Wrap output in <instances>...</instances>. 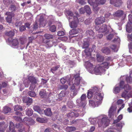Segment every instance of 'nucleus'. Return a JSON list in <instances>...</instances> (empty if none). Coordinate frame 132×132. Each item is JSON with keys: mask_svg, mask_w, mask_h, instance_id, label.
Segmentation results:
<instances>
[{"mask_svg": "<svg viewBox=\"0 0 132 132\" xmlns=\"http://www.w3.org/2000/svg\"><path fill=\"white\" fill-rule=\"evenodd\" d=\"M76 14V16L73 17L72 19L73 20L72 21H71V18L70 17L68 18V19L69 22V26L72 28H76L79 23V20L77 18L78 14V13Z\"/></svg>", "mask_w": 132, "mask_h": 132, "instance_id": "obj_1", "label": "nucleus"}, {"mask_svg": "<svg viewBox=\"0 0 132 132\" xmlns=\"http://www.w3.org/2000/svg\"><path fill=\"white\" fill-rule=\"evenodd\" d=\"M89 4L91 6H92L93 8V11L95 12H97L99 9V7H98L99 5L98 0H88Z\"/></svg>", "mask_w": 132, "mask_h": 132, "instance_id": "obj_2", "label": "nucleus"}, {"mask_svg": "<svg viewBox=\"0 0 132 132\" xmlns=\"http://www.w3.org/2000/svg\"><path fill=\"white\" fill-rule=\"evenodd\" d=\"M109 121L107 117L103 118L100 121L98 122V126L101 127L102 126L103 127L108 126L109 124Z\"/></svg>", "mask_w": 132, "mask_h": 132, "instance_id": "obj_3", "label": "nucleus"}, {"mask_svg": "<svg viewBox=\"0 0 132 132\" xmlns=\"http://www.w3.org/2000/svg\"><path fill=\"white\" fill-rule=\"evenodd\" d=\"M14 110L15 111L18 112L15 113V115L19 116H22V113L20 112L23 110L21 106L19 105H16L14 106Z\"/></svg>", "mask_w": 132, "mask_h": 132, "instance_id": "obj_4", "label": "nucleus"}, {"mask_svg": "<svg viewBox=\"0 0 132 132\" xmlns=\"http://www.w3.org/2000/svg\"><path fill=\"white\" fill-rule=\"evenodd\" d=\"M95 29L97 31H98V32H104L107 30V26L105 24H103L100 28L98 26L96 25L95 27Z\"/></svg>", "mask_w": 132, "mask_h": 132, "instance_id": "obj_5", "label": "nucleus"}, {"mask_svg": "<svg viewBox=\"0 0 132 132\" xmlns=\"http://www.w3.org/2000/svg\"><path fill=\"white\" fill-rule=\"evenodd\" d=\"M86 98V94H83L80 97L81 102L80 103L79 105L81 106H82L84 108L86 104L85 101Z\"/></svg>", "mask_w": 132, "mask_h": 132, "instance_id": "obj_6", "label": "nucleus"}, {"mask_svg": "<svg viewBox=\"0 0 132 132\" xmlns=\"http://www.w3.org/2000/svg\"><path fill=\"white\" fill-rule=\"evenodd\" d=\"M100 65H96L95 67H94L93 73H94L96 75L99 74L103 71Z\"/></svg>", "mask_w": 132, "mask_h": 132, "instance_id": "obj_7", "label": "nucleus"}, {"mask_svg": "<svg viewBox=\"0 0 132 132\" xmlns=\"http://www.w3.org/2000/svg\"><path fill=\"white\" fill-rule=\"evenodd\" d=\"M85 64L86 67L87 69L91 73H93V71L94 70L93 69H94V66L89 61L86 62L85 63Z\"/></svg>", "mask_w": 132, "mask_h": 132, "instance_id": "obj_8", "label": "nucleus"}, {"mask_svg": "<svg viewBox=\"0 0 132 132\" xmlns=\"http://www.w3.org/2000/svg\"><path fill=\"white\" fill-rule=\"evenodd\" d=\"M79 115V113L77 112H74L70 111L67 114V116L69 119H71L73 118L78 117Z\"/></svg>", "mask_w": 132, "mask_h": 132, "instance_id": "obj_9", "label": "nucleus"}, {"mask_svg": "<svg viewBox=\"0 0 132 132\" xmlns=\"http://www.w3.org/2000/svg\"><path fill=\"white\" fill-rule=\"evenodd\" d=\"M105 18L103 17H100L97 18L95 20V23L96 25L102 24L105 22Z\"/></svg>", "mask_w": 132, "mask_h": 132, "instance_id": "obj_10", "label": "nucleus"}, {"mask_svg": "<svg viewBox=\"0 0 132 132\" xmlns=\"http://www.w3.org/2000/svg\"><path fill=\"white\" fill-rule=\"evenodd\" d=\"M95 95L94 96V99L96 100L97 101V102L99 101L102 100L104 96L103 93H99Z\"/></svg>", "mask_w": 132, "mask_h": 132, "instance_id": "obj_11", "label": "nucleus"}, {"mask_svg": "<svg viewBox=\"0 0 132 132\" xmlns=\"http://www.w3.org/2000/svg\"><path fill=\"white\" fill-rule=\"evenodd\" d=\"M54 40L52 41H48L45 39H44L43 40V42L46 44L48 47H51L53 45L54 43L56 42V40H55V41H54Z\"/></svg>", "mask_w": 132, "mask_h": 132, "instance_id": "obj_12", "label": "nucleus"}, {"mask_svg": "<svg viewBox=\"0 0 132 132\" xmlns=\"http://www.w3.org/2000/svg\"><path fill=\"white\" fill-rule=\"evenodd\" d=\"M22 100L24 102L27 103V105L30 104L32 102V100L31 98L27 96L23 97Z\"/></svg>", "mask_w": 132, "mask_h": 132, "instance_id": "obj_13", "label": "nucleus"}, {"mask_svg": "<svg viewBox=\"0 0 132 132\" xmlns=\"http://www.w3.org/2000/svg\"><path fill=\"white\" fill-rule=\"evenodd\" d=\"M81 30V29L79 28H74L69 32V33L71 35H74L80 32Z\"/></svg>", "mask_w": 132, "mask_h": 132, "instance_id": "obj_14", "label": "nucleus"}, {"mask_svg": "<svg viewBox=\"0 0 132 132\" xmlns=\"http://www.w3.org/2000/svg\"><path fill=\"white\" fill-rule=\"evenodd\" d=\"M74 77L75 78V79L74 84L77 86L79 85L80 83L81 79L79 75H75V76Z\"/></svg>", "mask_w": 132, "mask_h": 132, "instance_id": "obj_15", "label": "nucleus"}, {"mask_svg": "<svg viewBox=\"0 0 132 132\" xmlns=\"http://www.w3.org/2000/svg\"><path fill=\"white\" fill-rule=\"evenodd\" d=\"M109 64L110 63H109L105 62L100 64V65L102 68V69L104 71V69H108L109 68Z\"/></svg>", "mask_w": 132, "mask_h": 132, "instance_id": "obj_16", "label": "nucleus"}, {"mask_svg": "<svg viewBox=\"0 0 132 132\" xmlns=\"http://www.w3.org/2000/svg\"><path fill=\"white\" fill-rule=\"evenodd\" d=\"M124 13V12L122 10H119L114 13L113 15L115 16L120 17L122 16Z\"/></svg>", "mask_w": 132, "mask_h": 132, "instance_id": "obj_17", "label": "nucleus"}, {"mask_svg": "<svg viewBox=\"0 0 132 132\" xmlns=\"http://www.w3.org/2000/svg\"><path fill=\"white\" fill-rule=\"evenodd\" d=\"M65 13L66 15L68 16L67 18L70 17L71 19H73V17L75 16L73 13L71 11L66 10L65 11Z\"/></svg>", "mask_w": 132, "mask_h": 132, "instance_id": "obj_18", "label": "nucleus"}, {"mask_svg": "<svg viewBox=\"0 0 132 132\" xmlns=\"http://www.w3.org/2000/svg\"><path fill=\"white\" fill-rule=\"evenodd\" d=\"M101 51L103 53L107 55L109 54L111 52L110 49L107 47L103 48L101 49Z\"/></svg>", "mask_w": 132, "mask_h": 132, "instance_id": "obj_19", "label": "nucleus"}, {"mask_svg": "<svg viewBox=\"0 0 132 132\" xmlns=\"http://www.w3.org/2000/svg\"><path fill=\"white\" fill-rule=\"evenodd\" d=\"M33 109L35 111L37 112L40 114H42L44 112L43 110L41 109L37 105L34 106Z\"/></svg>", "mask_w": 132, "mask_h": 132, "instance_id": "obj_20", "label": "nucleus"}, {"mask_svg": "<svg viewBox=\"0 0 132 132\" xmlns=\"http://www.w3.org/2000/svg\"><path fill=\"white\" fill-rule=\"evenodd\" d=\"M44 112L45 115L47 116L51 117L52 115V113L51 111V109L48 108L46 109L45 110H43Z\"/></svg>", "mask_w": 132, "mask_h": 132, "instance_id": "obj_21", "label": "nucleus"}, {"mask_svg": "<svg viewBox=\"0 0 132 132\" xmlns=\"http://www.w3.org/2000/svg\"><path fill=\"white\" fill-rule=\"evenodd\" d=\"M97 60L99 62H101L103 61L104 57L101 55L99 53H97L96 55Z\"/></svg>", "mask_w": 132, "mask_h": 132, "instance_id": "obj_22", "label": "nucleus"}, {"mask_svg": "<svg viewBox=\"0 0 132 132\" xmlns=\"http://www.w3.org/2000/svg\"><path fill=\"white\" fill-rule=\"evenodd\" d=\"M86 33L87 35L89 36V37L94 38V33L92 30H88L86 31Z\"/></svg>", "mask_w": 132, "mask_h": 132, "instance_id": "obj_23", "label": "nucleus"}, {"mask_svg": "<svg viewBox=\"0 0 132 132\" xmlns=\"http://www.w3.org/2000/svg\"><path fill=\"white\" fill-rule=\"evenodd\" d=\"M26 114L28 116H30L32 115L33 111L31 108H29L26 109Z\"/></svg>", "mask_w": 132, "mask_h": 132, "instance_id": "obj_24", "label": "nucleus"}, {"mask_svg": "<svg viewBox=\"0 0 132 132\" xmlns=\"http://www.w3.org/2000/svg\"><path fill=\"white\" fill-rule=\"evenodd\" d=\"M44 37L45 39L48 40L53 39L54 37V36L50 34H46L44 35Z\"/></svg>", "mask_w": 132, "mask_h": 132, "instance_id": "obj_25", "label": "nucleus"}, {"mask_svg": "<svg viewBox=\"0 0 132 132\" xmlns=\"http://www.w3.org/2000/svg\"><path fill=\"white\" fill-rule=\"evenodd\" d=\"M28 79L31 83L36 84L37 83L36 79L33 76H29L28 78Z\"/></svg>", "mask_w": 132, "mask_h": 132, "instance_id": "obj_26", "label": "nucleus"}, {"mask_svg": "<svg viewBox=\"0 0 132 132\" xmlns=\"http://www.w3.org/2000/svg\"><path fill=\"white\" fill-rule=\"evenodd\" d=\"M99 91V90L98 87L96 86H94L92 87L91 89V91L95 95L97 94Z\"/></svg>", "mask_w": 132, "mask_h": 132, "instance_id": "obj_27", "label": "nucleus"}, {"mask_svg": "<svg viewBox=\"0 0 132 132\" xmlns=\"http://www.w3.org/2000/svg\"><path fill=\"white\" fill-rule=\"evenodd\" d=\"M76 130V128L74 127H67L65 129L66 131L68 132H71L74 131Z\"/></svg>", "mask_w": 132, "mask_h": 132, "instance_id": "obj_28", "label": "nucleus"}, {"mask_svg": "<svg viewBox=\"0 0 132 132\" xmlns=\"http://www.w3.org/2000/svg\"><path fill=\"white\" fill-rule=\"evenodd\" d=\"M9 9L12 12H13L14 13L16 10H17V8L15 5H11L10 6Z\"/></svg>", "mask_w": 132, "mask_h": 132, "instance_id": "obj_29", "label": "nucleus"}, {"mask_svg": "<svg viewBox=\"0 0 132 132\" xmlns=\"http://www.w3.org/2000/svg\"><path fill=\"white\" fill-rule=\"evenodd\" d=\"M40 24V27H44L46 25V23L45 20L43 18H40L39 19Z\"/></svg>", "mask_w": 132, "mask_h": 132, "instance_id": "obj_30", "label": "nucleus"}, {"mask_svg": "<svg viewBox=\"0 0 132 132\" xmlns=\"http://www.w3.org/2000/svg\"><path fill=\"white\" fill-rule=\"evenodd\" d=\"M39 94L41 97L43 98L46 95V92L44 90L42 89L41 90Z\"/></svg>", "mask_w": 132, "mask_h": 132, "instance_id": "obj_31", "label": "nucleus"}, {"mask_svg": "<svg viewBox=\"0 0 132 132\" xmlns=\"http://www.w3.org/2000/svg\"><path fill=\"white\" fill-rule=\"evenodd\" d=\"M5 35L6 36L10 37H12L14 36V32L12 31H10L9 32L6 31L5 32Z\"/></svg>", "mask_w": 132, "mask_h": 132, "instance_id": "obj_32", "label": "nucleus"}, {"mask_svg": "<svg viewBox=\"0 0 132 132\" xmlns=\"http://www.w3.org/2000/svg\"><path fill=\"white\" fill-rule=\"evenodd\" d=\"M125 91L128 92L131 89V87L128 84L125 85L123 86V88Z\"/></svg>", "mask_w": 132, "mask_h": 132, "instance_id": "obj_33", "label": "nucleus"}, {"mask_svg": "<svg viewBox=\"0 0 132 132\" xmlns=\"http://www.w3.org/2000/svg\"><path fill=\"white\" fill-rule=\"evenodd\" d=\"M8 125H6L5 124L4 122H0V129H4L6 128Z\"/></svg>", "mask_w": 132, "mask_h": 132, "instance_id": "obj_34", "label": "nucleus"}, {"mask_svg": "<svg viewBox=\"0 0 132 132\" xmlns=\"http://www.w3.org/2000/svg\"><path fill=\"white\" fill-rule=\"evenodd\" d=\"M114 110L113 108L112 107H111L109 112V116L110 118H111L112 116H114Z\"/></svg>", "mask_w": 132, "mask_h": 132, "instance_id": "obj_35", "label": "nucleus"}, {"mask_svg": "<svg viewBox=\"0 0 132 132\" xmlns=\"http://www.w3.org/2000/svg\"><path fill=\"white\" fill-rule=\"evenodd\" d=\"M11 44L13 46H18L19 44V42L18 39H13L11 42Z\"/></svg>", "mask_w": 132, "mask_h": 132, "instance_id": "obj_36", "label": "nucleus"}, {"mask_svg": "<svg viewBox=\"0 0 132 132\" xmlns=\"http://www.w3.org/2000/svg\"><path fill=\"white\" fill-rule=\"evenodd\" d=\"M121 88L119 87L115 86L113 90V92L115 94L119 93L121 90Z\"/></svg>", "mask_w": 132, "mask_h": 132, "instance_id": "obj_37", "label": "nucleus"}, {"mask_svg": "<svg viewBox=\"0 0 132 132\" xmlns=\"http://www.w3.org/2000/svg\"><path fill=\"white\" fill-rule=\"evenodd\" d=\"M85 11L88 14H90L91 13V10L89 6H85L84 7Z\"/></svg>", "mask_w": 132, "mask_h": 132, "instance_id": "obj_38", "label": "nucleus"}, {"mask_svg": "<svg viewBox=\"0 0 132 132\" xmlns=\"http://www.w3.org/2000/svg\"><path fill=\"white\" fill-rule=\"evenodd\" d=\"M128 93V92H127L125 91L123 92L121 95L122 97L125 98L127 97L128 98H129L130 96L128 95V94H127Z\"/></svg>", "mask_w": 132, "mask_h": 132, "instance_id": "obj_39", "label": "nucleus"}, {"mask_svg": "<svg viewBox=\"0 0 132 132\" xmlns=\"http://www.w3.org/2000/svg\"><path fill=\"white\" fill-rule=\"evenodd\" d=\"M56 27L54 25H53L50 27L49 30L51 32H54L56 30Z\"/></svg>", "mask_w": 132, "mask_h": 132, "instance_id": "obj_40", "label": "nucleus"}, {"mask_svg": "<svg viewBox=\"0 0 132 132\" xmlns=\"http://www.w3.org/2000/svg\"><path fill=\"white\" fill-rule=\"evenodd\" d=\"M116 1L115 4H114V6L116 7H119L121 5L122 2L121 0H117Z\"/></svg>", "mask_w": 132, "mask_h": 132, "instance_id": "obj_41", "label": "nucleus"}, {"mask_svg": "<svg viewBox=\"0 0 132 132\" xmlns=\"http://www.w3.org/2000/svg\"><path fill=\"white\" fill-rule=\"evenodd\" d=\"M28 94L29 96L32 97H34L36 95L35 92L30 90L28 91Z\"/></svg>", "mask_w": 132, "mask_h": 132, "instance_id": "obj_42", "label": "nucleus"}, {"mask_svg": "<svg viewBox=\"0 0 132 132\" xmlns=\"http://www.w3.org/2000/svg\"><path fill=\"white\" fill-rule=\"evenodd\" d=\"M9 126L10 130H12L14 129L15 126L14 124L12 122H10Z\"/></svg>", "mask_w": 132, "mask_h": 132, "instance_id": "obj_43", "label": "nucleus"}, {"mask_svg": "<svg viewBox=\"0 0 132 132\" xmlns=\"http://www.w3.org/2000/svg\"><path fill=\"white\" fill-rule=\"evenodd\" d=\"M11 111V108L7 106H5L4 108L3 111L5 113H8Z\"/></svg>", "mask_w": 132, "mask_h": 132, "instance_id": "obj_44", "label": "nucleus"}, {"mask_svg": "<svg viewBox=\"0 0 132 132\" xmlns=\"http://www.w3.org/2000/svg\"><path fill=\"white\" fill-rule=\"evenodd\" d=\"M123 118V116L122 114L119 115L117 118V119L114 121V123H117L119 122Z\"/></svg>", "mask_w": 132, "mask_h": 132, "instance_id": "obj_45", "label": "nucleus"}, {"mask_svg": "<svg viewBox=\"0 0 132 132\" xmlns=\"http://www.w3.org/2000/svg\"><path fill=\"white\" fill-rule=\"evenodd\" d=\"M60 65H58L55 67H53L51 69V71L53 73H54V71H56L60 67Z\"/></svg>", "mask_w": 132, "mask_h": 132, "instance_id": "obj_46", "label": "nucleus"}, {"mask_svg": "<svg viewBox=\"0 0 132 132\" xmlns=\"http://www.w3.org/2000/svg\"><path fill=\"white\" fill-rule=\"evenodd\" d=\"M19 40L20 43L22 44H24L27 41V39L25 37L20 38Z\"/></svg>", "mask_w": 132, "mask_h": 132, "instance_id": "obj_47", "label": "nucleus"}, {"mask_svg": "<svg viewBox=\"0 0 132 132\" xmlns=\"http://www.w3.org/2000/svg\"><path fill=\"white\" fill-rule=\"evenodd\" d=\"M126 80L127 83H131L132 82V78L130 76L126 77Z\"/></svg>", "mask_w": 132, "mask_h": 132, "instance_id": "obj_48", "label": "nucleus"}, {"mask_svg": "<svg viewBox=\"0 0 132 132\" xmlns=\"http://www.w3.org/2000/svg\"><path fill=\"white\" fill-rule=\"evenodd\" d=\"M5 15H8L9 16L14 17L15 14L11 11V12H7L5 13Z\"/></svg>", "mask_w": 132, "mask_h": 132, "instance_id": "obj_49", "label": "nucleus"}, {"mask_svg": "<svg viewBox=\"0 0 132 132\" xmlns=\"http://www.w3.org/2000/svg\"><path fill=\"white\" fill-rule=\"evenodd\" d=\"M36 120L37 121L41 123L45 122L46 121L44 118H41L40 117L37 118Z\"/></svg>", "mask_w": 132, "mask_h": 132, "instance_id": "obj_50", "label": "nucleus"}, {"mask_svg": "<svg viewBox=\"0 0 132 132\" xmlns=\"http://www.w3.org/2000/svg\"><path fill=\"white\" fill-rule=\"evenodd\" d=\"M132 27L131 26H128L127 25L126 27V30L127 32L129 33H130L132 31Z\"/></svg>", "mask_w": 132, "mask_h": 132, "instance_id": "obj_51", "label": "nucleus"}, {"mask_svg": "<svg viewBox=\"0 0 132 132\" xmlns=\"http://www.w3.org/2000/svg\"><path fill=\"white\" fill-rule=\"evenodd\" d=\"M68 87V86L67 85H64L60 86V89L66 90L67 89Z\"/></svg>", "mask_w": 132, "mask_h": 132, "instance_id": "obj_52", "label": "nucleus"}, {"mask_svg": "<svg viewBox=\"0 0 132 132\" xmlns=\"http://www.w3.org/2000/svg\"><path fill=\"white\" fill-rule=\"evenodd\" d=\"M94 94L91 91H88L87 97L88 98H91Z\"/></svg>", "mask_w": 132, "mask_h": 132, "instance_id": "obj_53", "label": "nucleus"}, {"mask_svg": "<svg viewBox=\"0 0 132 132\" xmlns=\"http://www.w3.org/2000/svg\"><path fill=\"white\" fill-rule=\"evenodd\" d=\"M35 84H34V83H31L30 85V87L29 88L30 90H34L36 87Z\"/></svg>", "mask_w": 132, "mask_h": 132, "instance_id": "obj_54", "label": "nucleus"}, {"mask_svg": "<svg viewBox=\"0 0 132 132\" xmlns=\"http://www.w3.org/2000/svg\"><path fill=\"white\" fill-rule=\"evenodd\" d=\"M13 118L15 120L18 121H21L22 119L20 117L14 116L13 117Z\"/></svg>", "mask_w": 132, "mask_h": 132, "instance_id": "obj_55", "label": "nucleus"}, {"mask_svg": "<svg viewBox=\"0 0 132 132\" xmlns=\"http://www.w3.org/2000/svg\"><path fill=\"white\" fill-rule=\"evenodd\" d=\"M89 45L88 42H84L82 46V48H87L88 47Z\"/></svg>", "mask_w": 132, "mask_h": 132, "instance_id": "obj_56", "label": "nucleus"}, {"mask_svg": "<svg viewBox=\"0 0 132 132\" xmlns=\"http://www.w3.org/2000/svg\"><path fill=\"white\" fill-rule=\"evenodd\" d=\"M97 101L96 100L94 99V100H90L89 101V103L90 104H91L92 106H94L95 105V103L97 102Z\"/></svg>", "mask_w": 132, "mask_h": 132, "instance_id": "obj_57", "label": "nucleus"}, {"mask_svg": "<svg viewBox=\"0 0 132 132\" xmlns=\"http://www.w3.org/2000/svg\"><path fill=\"white\" fill-rule=\"evenodd\" d=\"M52 127L53 129L55 130H58L59 129V126L56 124H54L53 125Z\"/></svg>", "mask_w": 132, "mask_h": 132, "instance_id": "obj_58", "label": "nucleus"}, {"mask_svg": "<svg viewBox=\"0 0 132 132\" xmlns=\"http://www.w3.org/2000/svg\"><path fill=\"white\" fill-rule=\"evenodd\" d=\"M13 17L7 16L6 18L7 22L9 23H11L12 21V18Z\"/></svg>", "mask_w": 132, "mask_h": 132, "instance_id": "obj_59", "label": "nucleus"}, {"mask_svg": "<svg viewBox=\"0 0 132 132\" xmlns=\"http://www.w3.org/2000/svg\"><path fill=\"white\" fill-rule=\"evenodd\" d=\"M65 34V33L63 31H59L57 32V35L59 36H63Z\"/></svg>", "mask_w": 132, "mask_h": 132, "instance_id": "obj_60", "label": "nucleus"}, {"mask_svg": "<svg viewBox=\"0 0 132 132\" xmlns=\"http://www.w3.org/2000/svg\"><path fill=\"white\" fill-rule=\"evenodd\" d=\"M127 7L128 8H130L131 6L132 5V0H128L127 1Z\"/></svg>", "mask_w": 132, "mask_h": 132, "instance_id": "obj_61", "label": "nucleus"}, {"mask_svg": "<svg viewBox=\"0 0 132 132\" xmlns=\"http://www.w3.org/2000/svg\"><path fill=\"white\" fill-rule=\"evenodd\" d=\"M65 95V92L63 91H61L59 95V97H64Z\"/></svg>", "mask_w": 132, "mask_h": 132, "instance_id": "obj_62", "label": "nucleus"}, {"mask_svg": "<svg viewBox=\"0 0 132 132\" xmlns=\"http://www.w3.org/2000/svg\"><path fill=\"white\" fill-rule=\"evenodd\" d=\"M38 26L37 22V21H36L34 25V29H36L38 28Z\"/></svg>", "mask_w": 132, "mask_h": 132, "instance_id": "obj_63", "label": "nucleus"}, {"mask_svg": "<svg viewBox=\"0 0 132 132\" xmlns=\"http://www.w3.org/2000/svg\"><path fill=\"white\" fill-rule=\"evenodd\" d=\"M19 30L20 31H22L26 29V27L25 26H22L20 27Z\"/></svg>", "mask_w": 132, "mask_h": 132, "instance_id": "obj_64", "label": "nucleus"}]
</instances>
